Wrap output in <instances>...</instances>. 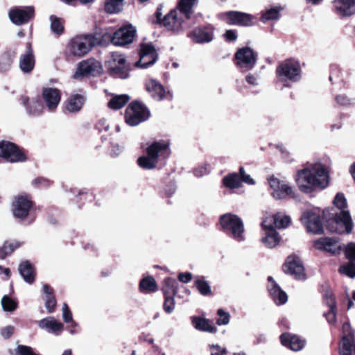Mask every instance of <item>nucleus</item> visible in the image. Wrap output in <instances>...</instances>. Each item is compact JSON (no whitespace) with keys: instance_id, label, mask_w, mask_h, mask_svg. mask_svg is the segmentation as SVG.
I'll return each mask as SVG.
<instances>
[{"instance_id":"7c9ffc66","label":"nucleus","mask_w":355,"mask_h":355,"mask_svg":"<svg viewBox=\"0 0 355 355\" xmlns=\"http://www.w3.org/2000/svg\"><path fill=\"white\" fill-rule=\"evenodd\" d=\"M146 88L150 96L156 101L162 100L166 95L164 87L155 80H149L146 83Z\"/></svg>"},{"instance_id":"a18cd8bd","label":"nucleus","mask_w":355,"mask_h":355,"mask_svg":"<svg viewBox=\"0 0 355 355\" xmlns=\"http://www.w3.org/2000/svg\"><path fill=\"white\" fill-rule=\"evenodd\" d=\"M279 8H272L266 10L261 16V20L266 22L270 20H277L279 18Z\"/></svg>"},{"instance_id":"39448f33","label":"nucleus","mask_w":355,"mask_h":355,"mask_svg":"<svg viewBox=\"0 0 355 355\" xmlns=\"http://www.w3.org/2000/svg\"><path fill=\"white\" fill-rule=\"evenodd\" d=\"M220 223L223 231L236 241L241 242L245 239L243 220L236 215L225 214L220 216Z\"/></svg>"},{"instance_id":"3c124183","label":"nucleus","mask_w":355,"mask_h":355,"mask_svg":"<svg viewBox=\"0 0 355 355\" xmlns=\"http://www.w3.org/2000/svg\"><path fill=\"white\" fill-rule=\"evenodd\" d=\"M339 272L349 277H355V262L349 261L339 268Z\"/></svg>"},{"instance_id":"b1692460","label":"nucleus","mask_w":355,"mask_h":355,"mask_svg":"<svg viewBox=\"0 0 355 355\" xmlns=\"http://www.w3.org/2000/svg\"><path fill=\"white\" fill-rule=\"evenodd\" d=\"M334 12L340 17H351L355 15V0H334Z\"/></svg>"},{"instance_id":"4be33fe9","label":"nucleus","mask_w":355,"mask_h":355,"mask_svg":"<svg viewBox=\"0 0 355 355\" xmlns=\"http://www.w3.org/2000/svg\"><path fill=\"white\" fill-rule=\"evenodd\" d=\"M227 23L231 25L243 26H250L253 25V17L252 15L237 12L230 11L225 13Z\"/></svg>"},{"instance_id":"58836bf2","label":"nucleus","mask_w":355,"mask_h":355,"mask_svg":"<svg viewBox=\"0 0 355 355\" xmlns=\"http://www.w3.org/2000/svg\"><path fill=\"white\" fill-rule=\"evenodd\" d=\"M129 100L130 97L127 94L116 95L110 100L108 106L111 109L119 110L123 107Z\"/></svg>"},{"instance_id":"0eeeda50","label":"nucleus","mask_w":355,"mask_h":355,"mask_svg":"<svg viewBox=\"0 0 355 355\" xmlns=\"http://www.w3.org/2000/svg\"><path fill=\"white\" fill-rule=\"evenodd\" d=\"M97 43L98 40L92 35L76 37L67 46V53L73 56L82 57L87 54Z\"/></svg>"},{"instance_id":"6ab92c4d","label":"nucleus","mask_w":355,"mask_h":355,"mask_svg":"<svg viewBox=\"0 0 355 355\" xmlns=\"http://www.w3.org/2000/svg\"><path fill=\"white\" fill-rule=\"evenodd\" d=\"M301 220L308 232L317 234L323 232V226L318 213L313 211H305L302 216Z\"/></svg>"},{"instance_id":"338daca9","label":"nucleus","mask_w":355,"mask_h":355,"mask_svg":"<svg viewBox=\"0 0 355 355\" xmlns=\"http://www.w3.org/2000/svg\"><path fill=\"white\" fill-rule=\"evenodd\" d=\"M110 128V124L107 120L102 119L96 124V128L99 132L107 131Z\"/></svg>"},{"instance_id":"e433bc0d","label":"nucleus","mask_w":355,"mask_h":355,"mask_svg":"<svg viewBox=\"0 0 355 355\" xmlns=\"http://www.w3.org/2000/svg\"><path fill=\"white\" fill-rule=\"evenodd\" d=\"M139 288L142 293H150L157 290V285L153 277H147L141 279Z\"/></svg>"},{"instance_id":"a211bd4d","label":"nucleus","mask_w":355,"mask_h":355,"mask_svg":"<svg viewBox=\"0 0 355 355\" xmlns=\"http://www.w3.org/2000/svg\"><path fill=\"white\" fill-rule=\"evenodd\" d=\"M136 30L132 25L123 26L114 32L112 42L116 46H125L133 42Z\"/></svg>"},{"instance_id":"6e6552de","label":"nucleus","mask_w":355,"mask_h":355,"mask_svg":"<svg viewBox=\"0 0 355 355\" xmlns=\"http://www.w3.org/2000/svg\"><path fill=\"white\" fill-rule=\"evenodd\" d=\"M150 116V112L142 103H131L126 108L125 120L130 126H136L146 121Z\"/></svg>"},{"instance_id":"2eb2a0df","label":"nucleus","mask_w":355,"mask_h":355,"mask_svg":"<svg viewBox=\"0 0 355 355\" xmlns=\"http://www.w3.org/2000/svg\"><path fill=\"white\" fill-rule=\"evenodd\" d=\"M270 193L275 199H284L290 196L293 189L284 180H281L274 175L268 178Z\"/></svg>"},{"instance_id":"4d7b16f0","label":"nucleus","mask_w":355,"mask_h":355,"mask_svg":"<svg viewBox=\"0 0 355 355\" xmlns=\"http://www.w3.org/2000/svg\"><path fill=\"white\" fill-rule=\"evenodd\" d=\"M16 355H39L34 349L26 345H19L15 349Z\"/></svg>"},{"instance_id":"c85d7f7f","label":"nucleus","mask_w":355,"mask_h":355,"mask_svg":"<svg viewBox=\"0 0 355 355\" xmlns=\"http://www.w3.org/2000/svg\"><path fill=\"white\" fill-rule=\"evenodd\" d=\"M35 66V56L30 43L26 44V51L19 58V68L24 73H30Z\"/></svg>"},{"instance_id":"1a4fd4ad","label":"nucleus","mask_w":355,"mask_h":355,"mask_svg":"<svg viewBox=\"0 0 355 355\" xmlns=\"http://www.w3.org/2000/svg\"><path fill=\"white\" fill-rule=\"evenodd\" d=\"M106 66L110 73L114 78L125 79L128 77V67L123 54L118 52L112 53L106 61Z\"/></svg>"},{"instance_id":"f704fd0d","label":"nucleus","mask_w":355,"mask_h":355,"mask_svg":"<svg viewBox=\"0 0 355 355\" xmlns=\"http://www.w3.org/2000/svg\"><path fill=\"white\" fill-rule=\"evenodd\" d=\"M261 242L268 248L276 247L280 242V236L275 230L266 232V235L262 237Z\"/></svg>"},{"instance_id":"a19ab883","label":"nucleus","mask_w":355,"mask_h":355,"mask_svg":"<svg viewBox=\"0 0 355 355\" xmlns=\"http://www.w3.org/2000/svg\"><path fill=\"white\" fill-rule=\"evenodd\" d=\"M224 185L230 189L239 188L241 186V180L236 173H231L223 179Z\"/></svg>"},{"instance_id":"20e7f679","label":"nucleus","mask_w":355,"mask_h":355,"mask_svg":"<svg viewBox=\"0 0 355 355\" xmlns=\"http://www.w3.org/2000/svg\"><path fill=\"white\" fill-rule=\"evenodd\" d=\"M146 154L137 159L138 165L146 170L157 167L159 162L165 160L171 155L169 143L161 140L151 143L146 148Z\"/></svg>"},{"instance_id":"9b49d317","label":"nucleus","mask_w":355,"mask_h":355,"mask_svg":"<svg viewBox=\"0 0 355 355\" xmlns=\"http://www.w3.org/2000/svg\"><path fill=\"white\" fill-rule=\"evenodd\" d=\"M33 207L31 196L26 193L19 194L14 198L12 203V211L15 218H26Z\"/></svg>"},{"instance_id":"c03bdc74","label":"nucleus","mask_w":355,"mask_h":355,"mask_svg":"<svg viewBox=\"0 0 355 355\" xmlns=\"http://www.w3.org/2000/svg\"><path fill=\"white\" fill-rule=\"evenodd\" d=\"M51 29L52 32L56 35H61L64 32L63 21L61 19L54 15L50 17Z\"/></svg>"},{"instance_id":"ddd939ff","label":"nucleus","mask_w":355,"mask_h":355,"mask_svg":"<svg viewBox=\"0 0 355 355\" xmlns=\"http://www.w3.org/2000/svg\"><path fill=\"white\" fill-rule=\"evenodd\" d=\"M101 69V63L95 59L83 60L78 63L73 78L80 79L84 76H94L100 73Z\"/></svg>"},{"instance_id":"e2e57ef3","label":"nucleus","mask_w":355,"mask_h":355,"mask_svg":"<svg viewBox=\"0 0 355 355\" xmlns=\"http://www.w3.org/2000/svg\"><path fill=\"white\" fill-rule=\"evenodd\" d=\"M209 172V168L207 167V164L199 166L196 168L193 171V173L196 177H202L205 175H207Z\"/></svg>"},{"instance_id":"79ce46f5","label":"nucleus","mask_w":355,"mask_h":355,"mask_svg":"<svg viewBox=\"0 0 355 355\" xmlns=\"http://www.w3.org/2000/svg\"><path fill=\"white\" fill-rule=\"evenodd\" d=\"M124 0H107L105 10L107 12L114 14L119 12L123 5Z\"/></svg>"},{"instance_id":"6e6d98bb","label":"nucleus","mask_w":355,"mask_h":355,"mask_svg":"<svg viewBox=\"0 0 355 355\" xmlns=\"http://www.w3.org/2000/svg\"><path fill=\"white\" fill-rule=\"evenodd\" d=\"M218 318L216 320V323L218 325H226L230 322V315L228 312L225 311L222 309H219L217 311Z\"/></svg>"},{"instance_id":"8fccbe9b","label":"nucleus","mask_w":355,"mask_h":355,"mask_svg":"<svg viewBox=\"0 0 355 355\" xmlns=\"http://www.w3.org/2000/svg\"><path fill=\"white\" fill-rule=\"evenodd\" d=\"M1 306L5 311H13L17 306V303L8 295H4L1 299Z\"/></svg>"},{"instance_id":"72a5a7b5","label":"nucleus","mask_w":355,"mask_h":355,"mask_svg":"<svg viewBox=\"0 0 355 355\" xmlns=\"http://www.w3.org/2000/svg\"><path fill=\"white\" fill-rule=\"evenodd\" d=\"M191 323L193 326L199 331L209 333H215L217 331V328L215 326L211 325L210 322L205 318L192 317Z\"/></svg>"},{"instance_id":"cd10ccee","label":"nucleus","mask_w":355,"mask_h":355,"mask_svg":"<svg viewBox=\"0 0 355 355\" xmlns=\"http://www.w3.org/2000/svg\"><path fill=\"white\" fill-rule=\"evenodd\" d=\"M21 103L26 107V112L32 116H39L42 114L44 107L42 103L36 98L29 99L27 96H21Z\"/></svg>"},{"instance_id":"f3484780","label":"nucleus","mask_w":355,"mask_h":355,"mask_svg":"<svg viewBox=\"0 0 355 355\" xmlns=\"http://www.w3.org/2000/svg\"><path fill=\"white\" fill-rule=\"evenodd\" d=\"M157 58V51L152 44H141L139 51V60L135 63V66L141 68H147L156 62Z\"/></svg>"},{"instance_id":"423d86ee","label":"nucleus","mask_w":355,"mask_h":355,"mask_svg":"<svg viewBox=\"0 0 355 355\" xmlns=\"http://www.w3.org/2000/svg\"><path fill=\"white\" fill-rule=\"evenodd\" d=\"M302 69L298 61L288 59L282 62L276 69V74L280 82L295 83L301 79Z\"/></svg>"},{"instance_id":"ea45409f","label":"nucleus","mask_w":355,"mask_h":355,"mask_svg":"<svg viewBox=\"0 0 355 355\" xmlns=\"http://www.w3.org/2000/svg\"><path fill=\"white\" fill-rule=\"evenodd\" d=\"M178 282L173 278H166L164 281L162 291L164 295H174L177 292Z\"/></svg>"},{"instance_id":"5701e85b","label":"nucleus","mask_w":355,"mask_h":355,"mask_svg":"<svg viewBox=\"0 0 355 355\" xmlns=\"http://www.w3.org/2000/svg\"><path fill=\"white\" fill-rule=\"evenodd\" d=\"M313 245L317 250L326 251L332 254H340L341 251V246L332 238H320L314 241Z\"/></svg>"},{"instance_id":"a878e982","label":"nucleus","mask_w":355,"mask_h":355,"mask_svg":"<svg viewBox=\"0 0 355 355\" xmlns=\"http://www.w3.org/2000/svg\"><path fill=\"white\" fill-rule=\"evenodd\" d=\"M268 279L269 281L268 288L272 300L278 305L285 304L288 300L286 293L282 290L272 277H268Z\"/></svg>"},{"instance_id":"f03ea898","label":"nucleus","mask_w":355,"mask_h":355,"mask_svg":"<svg viewBox=\"0 0 355 355\" xmlns=\"http://www.w3.org/2000/svg\"><path fill=\"white\" fill-rule=\"evenodd\" d=\"M334 204L340 210V212L332 214L334 218L327 222V229L331 232L338 234L351 233L353 229V223L344 195L340 193H337L334 198Z\"/></svg>"},{"instance_id":"7ed1b4c3","label":"nucleus","mask_w":355,"mask_h":355,"mask_svg":"<svg viewBox=\"0 0 355 355\" xmlns=\"http://www.w3.org/2000/svg\"><path fill=\"white\" fill-rule=\"evenodd\" d=\"M196 0H180L178 10H173L162 19L163 25L169 31L179 32L188 28L185 20L189 19V15Z\"/></svg>"},{"instance_id":"412c9836","label":"nucleus","mask_w":355,"mask_h":355,"mask_svg":"<svg viewBox=\"0 0 355 355\" xmlns=\"http://www.w3.org/2000/svg\"><path fill=\"white\" fill-rule=\"evenodd\" d=\"M42 96L46 108L49 112L55 111L61 99L60 90L56 88L44 87L42 92Z\"/></svg>"},{"instance_id":"37998d69","label":"nucleus","mask_w":355,"mask_h":355,"mask_svg":"<svg viewBox=\"0 0 355 355\" xmlns=\"http://www.w3.org/2000/svg\"><path fill=\"white\" fill-rule=\"evenodd\" d=\"M195 285L202 295H208L211 294V288L209 283L204 279L203 277H197L195 280Z\"/></svg>"},{"instance_id":"f257e3e1","label":"nucleus","mask_w":355,"mask_h":355,"mask_svg":"<svg viewBox=\"0 0 355 355\" xmlns=\"http://www.w3.org/2000/svg\"><path fill=\"white\" fill-rule=\"evenodd\" d=\"M296 182L301 191L310 193L316 189H325L329 183V171L321 162L298 171Z\"/></svg>"},{"instance_id":"393cba45","label":"nucleus","mask_w":355,"mask_h":355,"mask_svg":"<svg viewBox=\"0 0 355 355\" xmlns=\"http://www.w3.org/2000/svg\"><path fill=\"white\" fill-rule=\"evenodd\" d=\"M38 326L40 329L55 336H60L64 329L63 324L54 317H47L40 320L38 322Z\"/></svg>"},{"instance_id":"603ef678","label":"nucleus","mask_w":355,"mask_h":355,"mask_svg":"<svg viewBox=\"0 0 355 355\" xmlns=\"http://www.w3.org/2000/svg\"><path fill=\"white\" fill-rule=\"evenodd\" d=\"M62 318L64 322H71V327H77L78 324L73 320L72 313L66 303L62 306Z\"/></svg>"},{"instance_id":"c9c22d12","label":"nucleus","mask_w":355,"mask_h":355,"mask_svg":"<svg viewBox=\"0 0 355 355\" xmlns=\"http://www.w3.org/2000/svg\"><path fill=\"white\" fill-rule=\"evenodd\" d=\"M43 291L45 294V307L49 313H53L56 305V300L53 294V289L47 284H44Z\"/></svg>"},{"instance_id":"09e8293b","label":"nucleus","mask_w":355,"mask_h":355,"mask_svg":"<svg viewBox=\"0 0 355 355\" xmlns=\"http://www.w3.org/2000/svg\"><path fill=\"white\" fill-rule=\"evenodd\" d=\"M19 247V244L17 242L6 243L0 249V259H4L8 254L12 253Z\"/></svg>"},{"instance_id":"774afa93","label":"nucleus","mask_w":355,"mask_h":355,"mask_svg":"<svg viewBox=\"0 0 355 355\" xmlns=\"http://www.w3.org/2000/svg\"><path fill=\"white\" fill-rule=\"evenodd\" d=\"M211 355H226L227 351L218 345L211 346Z\"/></svg>"},{"instance_id":"13d9d810","label":"nucleus","mask_w":355,"mask_h":355,"mask_svg":"<svg viewBox=\"0 0 355 355\" xmlns=\"http://www.w3.org/2000/svg\"><path fill=\"white\" fill-rule=\"evenodd\" d=\"M164 309L167 313H171L175 308L173 295H164Z\"/></svg>"},{"instance_id":"aec40b11","label":"nucleus","mask_w":355,"mask_h":355,"mask_svg":"<svg viewBox=\"0 0 355 355\" xmlns=\"http://www.w3.org/2000/svg\"><path fill=\"white\" fill-rule=\"evenodd\" d=\"M286 273L294 276L297 279H305L304 268L301 259L297 256H289L284 266Z\"/></svg>"},{"instance_id":"0e129e2a","label":"nucleus","mask_w":355,"mask_h":355,"mask_svg":"<svg viewBox=\"0 0 355 355\" xmlns=\"http://www.w3.org/2000/svg\"><path fill=\"white\" fill-rule=\"evenodd\" d=\"M239 173L241 176L242 181L248 184H254V180L250 177V175L245 173L243 167H240Z\"/></svg>"},{"instance_id":"bb28decb","label":"nucleus","mask_w":355,"mask_h":355,"mask_svg":"<svg viewBox=\"0 0 355 355\" xmlns=\"http://www.w3.org/2000/svg\"><path fill=\"white\" fill-rule=\"evenodd\" d=\"M282 344L293 351H300L305 345V340L296 335L289 333L282 334L280 336Z\"/></svg>"},{"instance_id":"f8f14e48","label":"nucleus","mask_w":355,"mask_h":355,"mask_svg":"<svg viewBox=\"0 0 355 355\" xmlns=\"http://www.w3.org/2000/svg\"><path fill=\"white\" fill-rule=\"evenodd\" d=\"M257 53L250 47H243L235 53L236 65L242 71L251 70L257 62Z\"/></svg>"},{"instance_id":"2f4dec72","label":"nucleus","mask_w":355,"mask_h":355,"mask_svg":"<svg viewBox=\"0 0 355 355\" xmlns=\"http://www.w3.org/2000/svg\"><path fill=\"white\" fill-rule=\"evenodd\" d=\"M85 97L81 94H72L65 102V108L69 112H79L85 102Z\"/></svg>"},{"instance_id":"49530a36","label":"nucleus","mask_w":355,"mask_h":355,"mask_svg":"<svg viewBox=\"0 0 355 355\" xmlns=\"http://www.w3.org/2000/svg\"><path fill=\"white\" fill-rule=\"evenodd\" d=\"M261 226L265 232L275 230L274 227H276V214L265 216Z\"/></svg>"},{"instance_id":"680f3d73","label":"nucleus","mask_w":355,"mask_h":355,"mask_svg":"<svg viewBox=\"0 0 355 355\" xmlns=\"http://www.w3.org/2000/svg\"><path fill=\"white\" fill-rule=\"evenodd\" d=\"M329 308V311L327 313H324V315L329 324H335L336 321V308Z\"/></svg>"},{"instance_id":"c756f323","label":"nucleus","mask_w":355,"mask_h":355,"mask_svg":"<svg viewBox=\"0 0 355 355\" xmlns=\"http://www.w3.org/2000/svg\"><path fill=\"white\" fill-rule=\"evenodd\" d=\"M189 36L196 43L209 42L214 38L213 28L211 27L196 28Z\"/></svg>"},{"instance_id":"4468645a","label":"nucleus","mask_w":355,"mask_h":355,"mask_svg":"<svg viewBox=\"0 0 355 355\" xmlns=\"http://www.w3.org/2000/svg\"><path fill=\"white\" fill-rule=\"evenodd\" d=\"M0 157L10 162H24L26 159L24 153L15 144L8 141L0 142Z\"/></svg>"},{"instance_id":"69168bd1","label":"nucleus","mask_w":355,"mask_h":355,"mask_svg":"<svg viewBox=\"0 0 355 355\" xmlns=\"http://www.w3.org/2000/svg\"><path fill=\"white\" fill-rule=\"evenodd\" d=\"M14 330L15 327L13 326H6L1 329V334L4 338H8L12 335Z\"/></svg>"},{"instance_id":"9d476101","label":"nucleus","mask_w":355,"mask_h":355,"mask_svg":"<svg viewBox=\"0 0 355 355\" xmlns=\"http://www.w3.org/2000/svg\"><path fill=\"white\" fill-rule=\"evenodd\" d=\"M338 349L340 355H355L354 331L348 322L343 324L342 337Z\"/></svg>"},{"instance_id":"bf43d9fd","label":"nucleus","mask_w":355,"mask_h":355,"mask_svg":"<svg viewBox=\"0 0 355 355\" xmlns=\"http://www.w3.org/2000/svg\"><path fill=\"white\" fill-rule=\"evenodd\" d=\"M323 300L329 307L336 308L335 298L331 291H326L324 293Z\"/></svg>"},{"instance_id":"052dcab7","label":"nucleus","mask_w":355,"mask_h":355,"mask_svg":"<svg viewBox=\"0 0 355 355\" xmlns=\"http://www.w3.org/2000/svg\"><path fill=\"white\" fill-rule=\"evenodd\" d=\"M33 185L40 188L48 187L51 184V182L44 178H37L32 182Z\"/></svg>"},{"instance_id":"dca6fc26","label":"nucleus","mask_w":355,"mask_h":355,"mask_svg":"<svg viewBox=\"0 0 355 355\" xmlns=\"http://www.w3.org/2000/svg\"><path fill=\"white\" fill-rule=\"evenodd\" d=\"M34 16V8L32 6L15 7L9 10L8 17L15 25L20 26L28 23Z\"/></svg>"},{"instance_id":"de8ad7c7","label":"nucleus","mask_w":355,"mask_h":355,"mask_svg":"<svg viewBox=\"0 0 355 355\" xmlns=\"http://www.w3.org/2000/svg\"><path fill=\"white\" fill-rule=\"evenodd\" d=\"M291 223V218L283 213L276 214V227L279 229L286 228Z\"/></svg>"},{"instance_id":"5fc2aeb1","label":"nucleus","mask_w":355,"mask_h":355,"mask_svg":"<svg viewBox=\"0 0 355 355\" xmlns=\"http://www.w3.org/2000/svg\"><path fill=\"white\" fill-rule=\"evenodd\" d=\"M345 257L352 262H355V242L349 243L344 250Z\"/></svg>"},{"instance_id":"864d4df0","label":"nucleus","mask_w":355,"mask_h":355,"mask_svg":"<svg viewBox=\"0 0 355 355\" xmlns=\"http://www.w3.org/2000/svg\"><path fill=\"white\" fill-rule=\"evenodd\" d=\"M335 101L338 105L350 106L354 104L355 99L349 98L345 94H339L336 96Z\"/></svg>"},{"instance_id":"4c0bfd02","label":"nucleus","mask_w":355,"mask_h":355,"mask_svg":"<svg viewBox=\"0 0 355 355\" xmlns=\"http://www.w3.org/2000/svg\"><path fill=\"white\" fill-rule=\"evenodd\" d=\"M15 59V54L12 52H4L0 55V73L8 71Z\"/></svg>"},{"instance_id":"473e14b6","label":"nucleus","mask_w":355,"mask_h":355,"mask_svg":"<svg viewBox=\"0 0 355 355\" xmlns=\"http://www.w3.org/2000/svg\"><path fill=\"white\" fill-rule=\"evenodd\" d=\"M19 272L25 282L31 284L35 279V269L33 265L28 261H25L19 266Z\"/></svg>"}]
</instances>
